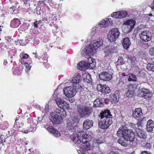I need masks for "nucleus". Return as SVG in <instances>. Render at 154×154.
I'll list each match as a JSON object with an SVG mask.
<instances>
[{
    "mask_svg": "<svg viewBox=\"0 0 154 154\" xmlns=\"http://www.w3.org/2000/svg\"><path fill=\"white\" fill-rule=\"evenodd\" d=\"M128 80L129 82H136L137 81V76L134 73H131L128 76Z\"/></svg>",
    "mask_w": 154,
    "mask_h": 154,
    "instance_id": "nucleus-29",
    "label": "nucleus"
},
{
    "mask_svg": "<svg viewBox=\"0 0 154 154\" xmlns=\"http://www.w3.org/2000/svg\"><path fill=\"white\" fill-rule=\"evenodd\" d=\"M137 89V86L133 84L129 85L128 86V90L135 93Z\"/></svg>",
    "mask_w": 154,
    "mask_h": 154,
    "instance_id": "nucleus-30",
    "label": "nucleus"
},
{
    "mask_svg": "<svg viewBox=\"0 0 154 154\" xmlns=\"http://www.w3.org/2000/svg\"><path fill=\"white\" fill-rule=\"evenodd\" d=\"M146 146L148 148H149L150 147L151 145L150 143H147L146 144Z\"/></svg>",
    "mask_w": 154,
    "mask_h": 154,
    "instance_id": "nucleus-54",
    "label": "nucleus"
},
{
    "mask_svg": "<svg viewBox=\"0 0 154 154\" xmlns=\"http://www.w3.org/2000/svg\"><path fill=\"white\" fill-rule=\"evenodd\" d=\"M99 120V126L100 128L105 129L107 128L112 123V115L110 111L105 110L100 113Z\"/></svg>",
    "mask_w": 154,
    "mask_h": 154,
    "instance_id": "nucleus-2",
    "label": "nucleus"
},
{
    "mask_svg": "<svg viewBox=\"0 0 154 154\" xmlns=\"http://www.w3.org/2000/svg\"><path fill=\"white\" fill-rule=\"evenodd\" d=\"M153 2H154V0L153 1ZM151 9L153 10L154 11V5H153L151 7Z\"/></svg>",
    "mask_w": 154,
    "mask_h": 154,
    "instance_id": "nucleus-57",
    "label": "nucleus"
},
{
    "mask_svg": "<svg viewBox=\"0 0 154 154\" xmlns=\"http://www.w3.org/2000/svg\"><path fill=\"white\" fill-rule=\"evenodd\" d=\"M91 108L89 107L78 105L77 111L79 116L82 117L86 118L89 115Z\"/></svg>",
    "mask_w": 154,
    "mask_h": 154,
    "instance_id": "nucleus-5",
    "label": "nucleus"
},
{
    "mask_svg": "<svg viewBox=\"0 0 154 154\" xmlns=\"http://www.w3.org/2000/svg\"><path fill=\"white\" fill-rule=\"evenodd\" d=\"M77 67L78 69L80 70H85L88 68V62L85 61L79 62L78 64Z\"/></svg>",
    "mask_w": 154,
    "mask_h": 154,
    "instance_id": "nucleus-19",
    "label": "nucleus"
},
{
    "mask_svg": "<svg viewBox=\"0 0 154 154\" xmlns=\"http://www.w3.org/2000/svg\"><path fill=\"white\" fill-rule=\"evenodd\" d=\"M123 139V138L119 139L118 140V142L121 145L124 146H126L127 145V143L126 142L124 141Z\"/></svg>",
    "mask_w": 154,
    "mask_h": 154,
    "instance_id": "nucleus-33",
    "label": "nucleus"
},
{
    "mask_svg": "<svg viewBox=\"0 0 154 154\" xmlns=\"http://www.w3.org/2000/svg\"><path fill=\"white\" fill-rule=\"evenodd\" d=\"M93 122L92 120L86 119L83 122V127L84 128L87 130L93 126Z\"/></svg>",
    "mask_w": 154,
    "mask_h": 154,
    "instance_id": "nucleus-21",
    "label": "nucleus"
},
{
    "mask_svg": "<svg viewBox=\"0 0 154 154\" xmlns=\"http://www.w3.org/2000/svg\"><path fill=\"white\" fill-rule=\"evenodd\" d=\"M141 154H150V152L147 151H144L141 152Z\"/></svg>",
    "mask_w": 154,
    "mask_h": 154,
    "instance_id": "nucleus-47",
    "label": "nucleus"
},
{
    "mask_svg": "<svg viewBox=\"0 0 154 154\" xmlns=\"http://www.w3.org/2000/svg\"><path fill=\"white\" fill-rule=\"evenodd\" d=\"M10 9L11 10H12L13 11H14L15 10V8L14 7H11Z\"/></svg>",
    "mask_w": 154,
    "mask_h": 154,
    "instance_id": "nucleus-55",
    "label": "nucleus"
},
{
    "mask_svg": "<svg viewBox=\"0 0 154 154\" xmlns=\"http://www.w3.org/2000/svg\"><path fill=\"white\" fill-rule=\"evenodd\" d=\"M129 58L132 61H134V60H135L136 59L134 57H129Z\"/></svg>",
    "mask_w": 154,
    "mask_h": 154,
    "instance_id": "nucleus-51",
    "label": "nucleus"
},
{
    "mask_svg": "<svg viewBox=\"0 0 154 154\" xmlns=\"http://www.w3.org/2000/svg\"><path fill=\"white\" fill-rule=\"evenodd\" d=\"M56 104L60 108H62L64 109H68L69 108V104L67 103L63 100L60 98H55Z\"/></svg>",
    "mask_w": 154,
    "mask_h": 154,
    "instance_id": "nucleus-11",
    "label": "nucleus"
},
{
    "mask_svg": "<svg viewBox=\"0 0 154 154\" xmlns=\"http://www.w3.org/2000/svg\"><path fill=\"white\" fill-rule=\"evenodd\" d=\"M135 24V21L133 19H130L127 20L123 23L124 25L130 26V28L131 30L134 28Z\"/></svg>",
    "mask_w": 154,
    "mask_h": 154,
    "instance_id": "nucleus-24",
    "label": "nucleus"
},
{
    "mask_svg": "<svg viewBox=\"0 0 154 154\" xmlns=\"http://www.w3.org/2000/svg\"><path fill=\"white\" fill-rule=\"evenodd\" d=\"M2 30V26H0V33L1 32Z\"/></svg>",
    "mask_w": 154,
    "mask_h": 154,
    "instance_id": "nucleus-59",
    "label": "nucleus"
},
{
    "mask_svg": "<svg viewBox=\"0 0 154 154\" xmlns=\"http://www.w3.org/2000/svg\"><path fill=\"white\" fill-rule=\"evenodd\" d=\"M20 20L18 19H15L12 20L11 23V26L13 28H16L19 25Z\"/></svg>",
    "mask_w": 154,
    "mask_h": 154,
    "instance_id": "nucleus-27",
    "label": "nucleus"
},
{
    "mask_svg": "<svg viewBox=\"0 0 154 154\" xmlns=\"http://www.w3.org/2000/svg\"><path fill=\"white\" fill-rule=\"evenodd\" d=\"M149 16H152V14H149Z\"/></svg>",
    "mask_w": 154,
    "mask_h": 154,
    "instance_id": "nucleus-63",
    "label": "nucleus"
},
{
    "mask_svg": "<svg viewBox=\"0 0 154 154\" xmlns=\"http://www.w3.org/2000/svg\"><path fill=\"white\" fill-rule=\"evenodd\" d=\"M101 101L102 100L99 99L95 100L94 103V107H97L102 106H103V104Z\"/></svg>",
    "mask_w": 154,
    "mask_h": 154,
    "instance_id": "nucleus-28",
    "label": "nucleus"
},
{
    "mask_svg": "<svg viewBox=\"0 0 154 154\" xmlns=\"http://www.w3.org/2000/svg\"><path fill=\"white\" fill-rule=\"evenodd\" d=\"M154 127V122L151 119L149 120L146 125V129L147 131L152 132Z\"/></svg>",
    "mask_w": 154,
    "mask_h": 154,
    "instance_id": "nucleus-20",
    "label": "nucleus"
},
{
    "mask_svg": "<svg viewBox=\"0 0 154 154\" xmlns=\"http://www.w3.org/2000/svg\"><path fill=\"white\" fill-rule=\"evenodd\" d=\"M149 54L152 55L154 56V48H151L149 51Z\"/></svg>",
    "mask_w": 154,
    "mask_h": 154,
    "instance_id": "nucleus-43",
    "label": "nucleus"
},
{
    "mask_svg": "<svg viewBox=\"0 0 154 154\" xmlns=\"http://www.w3.org/2000/svg\"><path fill=\"white\" fill-rule=\"evenodd\" d=\"M25 66L26 68V72L28 73V72L30 69L31 66H29V65L27 63H26V64L25 65Z\"/></svg>",
    "mask_w": 154,
    "mask_h": 154,
    "instance_id": "nucleus-42",
    "label": "nucleus"
},
{
    "mask_svg": "<svg viewBox=\"0 0 154 154\" xmlns=\"http://www.w3.org/2000/svg\"><path fill=\"white\" fill-rule=\"evenodd\" d=\"M96 142L98 144H101L103 142V140H102L101 138H100L99 139H97L96 140Z\"/></svg>",
    "mask_w": 154,
    "mask_h": 154,
    "instance_id": "nucleus-44",
    "label": "nucleus"
},
{
    "mask_svg": "<svg viewBox=\"0 0 154 154\" xmlns=\"http://www.w3.org/2000/svg\"><path fill=\"white\" fill-rule=\"evenodd\" d=\"M141 94L142 96L146 99L150 98L152 96L151 92L149 89L144 88L141 89Z\"/></svg>",
    "mask_w": 154,
    "mask_h": 154,
    "instance_id": "nucleus-16",
    "label": "nucleus"
},
{
    "mask_svg": "<svg viewBox=\"0 0 154 154\" xmlns=\"http://www.w3.org/2000/svg\"><path fill=\"white\" fill-rule=\"evenodd\" d=\"M152 61L154 63V58L152 59Z\"/></svg>",
    "mask_w": 154,
    "mask_h": 154,
    "instance_id": "nucleus-64",
    "label": "nucleus"
},
{
    "mask_svg": "<svg viewBox=\"0 0 154 154\" xmlns=\"http://www.w3.org/2000/svg\"><path fill=\"white\" fill-rule=\"evenodd\" d=\"M77 120L76 118L70 117L67 121L66 127L69 130L74 131L76 125L75 121Z\"/></svg>",
    "mask_w": 154,
    "mask_h": 154,
    "instance_id": "nucleus-9",
    "label": "nucleus"
},
{
    "mask_svg": "<svg viewBox=\"0 0 154 154\" xmlns=\"http://www.w3.org/2000/svg\"><path fill=\"white\" fill-rule=\"evenodd\" d=\"M131 44L130 40L128 38H126L123 39L122 45L125 49H128L129 48Z\"/></svg>",
    "mask_w": 154,
    "mask_h": 154,
    "instance_id": "nucleus-25",
    "label": "nucleus"
},
{
    "mask_svg": "<svg viewBox=\"0 0 154 154\" xmlns=\"http://www.w3.org/2000/svg\"><path fill=\"white\" fill-rule=\"evenodd\" d=\"M49 105L48 104H46L45 106V110L46 111H48V110L49 109Z\"/></svg>",
    "mask_w": 154,
    "mask_h": 154,
    "instance_id": "nucleus-50",
    "label": "nucleus"
},
{
    "mask_svg": "<svg viewBox=\"0 0 154 154\" xmlns=\"http://www.w3.org/2000/svg\"><path fill=\"white\" fill-rule=\"evenodd\" d=\"M19 62L22 64H24L25 65L26 63H27L26 62H25L23 60V59H20L19 60Z\"/></svg>",
    "mask_w": 154,
    "mask_h": 154,
    "instance_id": "nucleus-48",
    "label": "nucleus"
},
{
    "mask_svg": "<svg viewBox=\"0 0 154 154\" xmlns=\"http://www.w3.org/2000/svg\"><path fill=\"white\" fill-rule=\"evenodd\" d=\"M111 100L113 103L118 102L119 99V96L118 93H114L111 96Z\"/></svg>",
    "mask_w": 154,
    "mask_h": 154,
    "instance_id": "nucleus-26",
    "label": "nucleus"
},
{
    "mask_svg": "<svg viewBox=\"0 0 154 154\" xmlns=\"http://www.w3.org/2000/svg\"><path fill=\"white\" fill-rule=\"evenodd\" d=\"M128 12L125 11L114 12L112 14V17L117 19L123 18L128 15Z\"/></svg>",
    "mask_w": 154,
    "mask_h": 154,
    "instance_id": "nucleus-12",
    "label": "nucleus"
},
{
    "mask_svg": "<svg viewBox=\"0 0 154 154\" xmlns=\"http://www.w3.org/2000/svg\"><path fill=\"white\" fill-rule=\"evenodd\" d=\"M92 37L91 36H89L87 38L88 41H90L92 40Z\"/></svg>",
    "mask_w": 154,
    "mask_h": 154,
    "instance_id": "nucleus-52",
    "label": "nucleus"
},
{
    "mask_svg": "<svg viewBox=\"0 0 154 154\" xmlns=\"http://www.w3.org/2000/svg\"><path fill=\"white\" fill-rule=\"evenodd\" d=\"M101 41L94 40L93 43L88 46H86L81 52V55L83 56H91L93 54V51L99 48L102 45Z\"/></svg>",
    "mask_w": 154,
    "mask_h": 154,
    "instance_id": "nucleus-4",
    "label": "nucleus"
},
{
    "mask_svg": "<svg viewBox=\"0 0 154 154\" xmlns=\"http://www.w3.org/2000/svg\"><path fill=\"white\" fill-rule=\"evenodd\" d=\"M91 75L88 74L84 81L87 82H89L91 81Z\"/></svg>",
    "mask_w": 154,
    "mask_h": 154,
    "instance_id": "nucleus-40",
    "label": "nucleus"
},
{
    "mask_svg": "<svg viewBox=\"0 0 154 154\" xmlns=\"http://www.w3.org/2000/svg\"><path fill=\"white\" fill-rule=\"evenodd\" d=\"M99 77L102 80L109 81L112 79V75L107 72H103L99 75Z\"/></svg>",
    "mask_w": 154,
    "mask_h": 154,
    "instance_id": "nucleus-15",
    "label": "nucleus"
},
{
    "mask_svg": "<svg viewBox=\"0 0 154 154\" xmlns=\"http://www.w3.org/2000/svg\"><path fill=\"white\" fill-rule=\"evenodd\" d=\"M88 74H87L85 73H84L83 74L82 78L84 80H85V79L87 77V75H88Z\"/></svg>",
    "mask_w": 154,
    "mask_h": 154,
    "instance_id": "nucleus-46",
    "label": "nucleus"
},
{
    "mask_svg": "<svg viewBox=\"0 0 154 154\" xmlns=\"http://www.w3.org/2000/svg\"><path fill=\"white\" fill-rule=\"evenodd\" d=\"M21 59H27L29 57V55L26 54H24L23 53H21L20 55Z\"/></svg>",
    "mask_w": 154,
    "mask_h": 154,
    "instance_id": "nucleus-38",
    "label": "nucleus"
},
{
    "mask_svg": "<svg viewBox=\"0 0 154 154\" xmlns=\"http://www.w3.org/2000/svg\"><path fill=\"white\" fill-rule=\"evenodd\" d=\"M88 62V68L91 69H93L95 67V62H94V60L91 57H89L87 59Z\"/></svg>",
    "mask_w": 154,
    "mask_h": 154,
    "instance_id": "nucleus-22",
    "label": "nucleus"
},
{
    "mask_svg": "<svg viewBox=\"0 0 154 154\" xmlns=\"http://www.w3.org/2000/svg\"><path fill=\"white\" fill-rule=\"evenodd\" d=\"M65 110L63 109L60 110L58 109H57V111L59 112L61 117H62V119L63 117L66 116V112L65 111Z\"/></svg>",
    "mask_w": 154,
    "mask_h": 154,
    "instance_id": "nucleus-32",
    "label": "nucleus"
},
{
    "mask_svg": "<svg viewBox=\"0 0 154 154\" xmlns=\"http://www.w3.org/2000/svg\"><path fill=\"white\" fill-rule=\"evenodd\" d=\"M5 142H6V140H2V143H4Z\"/></svg>",
    "mask_w": 154,
    "mask_h": 154,
    "instance_id": "nucleus-61",
    "label": "nucleus"
},
{
    "mask_svg": "<svg viewBox=\"0 0 154 154\" xmlns=\"http://www.w3.org/2000/svg\"><path fill=\"white\" fill-rule=\"evenodd\" d=\"M50 116V120L54 124H58L62 122V117L57 110L55 112L51 113Z\"/></svg>",
    "mask_w": 154,
    "mask_h": 154,
    "instance_id": "nucleus-8",
    "label": "nucleus"
},
{
    "mask_svg": "<svg viewBox=\"0 0 154 154\" xmlns=\"http://www.w3.org/2000/svg\"><path fill=\"white\" fill-rule=\"evenodd\" d=\"M37 22H35L34 23V27H36L37 28L38 27V24L37 23Z\"/></svg>",
    "mask_w": 154,
    "mask_h": 154,
    "instance_id": "nucleus-53",
    "label": "nucleus"
},
{
    "mask_svg": "<svg viewBox=\"0 0 154 154\" xmlns=\"http://www.w3.org/2000/svg\"><path fill=\"white\" fill-rule=\"evenodd\" d=\"M120 33L117 28H112L109 32L107 38L110 42L115 41L119 37Z\"/></svg>",
    "mask_w": 154,
    "mask_h": 154,
    "instance_id": "nucleus-7",
    "label": "nucleus"
},
{
    "mask_svg": "<svg viewBox=\"0 0 154 154\" xmlns=\"http://www.w3.org/2000/svg\"><path fill=\"white\" fill-rule=\"evenodd\" d=\"M105 52L108 54L112 51V49L108 47H106L104 49Z\"/></svg>",
    "mask_w": 154,
    "mask_h": 154,
    "instance_id": "nucleus-41",
    "label": "nucleus"
},
{
    "mask_svg": "<svg viewBox=\"0 0 154 154\" xmlns=\"http://www.w3.org/2000/svg\"><path fill=\"white\" fill-rule=\"evenodd\" d=\"M109 154H119V153L118 152L112 151L110 152Z\"/></svg>",
    "mask_w": 154,
    "mask_h": 154,
    "instance_id": "nucleus-49",
    "label": "nucleus"
},
{
    "mask_svg": "<svg viewBox=\"0 0 154 154\" xmlns=\"http://www.w3.org/2000/svg\"><path fill=\"white\" fill-rule=\"evenodd\" d=\"M35 22H37V23L38 24H39L41 23V21H36Z\"/></svg>",
    "mask_w": 154,
    "mask_h": 154,
    "instance_id": "nucleus-56",
    "label": "nucleus"
},
{
    "mask_svg": "<svg viewBox=\"0 0 154 154\" xmlns=\"http://www.w3.org/2000/svg\"><path fill=\"white\" fill-rule=\"evenodd\" d=\"M110 92L109 87L106 85H104L103 88V89L102 93H108Z\"/></svg>",
    "mask_w": 154,
    "mask_h": 154,
    "instance_id": "nucleus-34",
    "label": "nucleus"
},
{
    "mask_svg": "<svg viewBox=\"0 0 154 154\" xmlns=\"http://www.w3.org/2000/svg\"><path fill=\"white\" fill-rule=\"evenodd\" d=\"M136 134L137 136L141 139H144L146 137L145 132L142 129H136Z\"/></svg>",
    "mask_w": 154,
    "mask_h": 154,
    "instance_id": "nucleus-23",
    "label": "nucleus"
},
{
    "mask_svg": "<svg viewBox=\"0 0 154 154\" xmlns=\"http://www.w3.org/2000/svg\"><path fill=\"white\" fill-rule=\"evenodd\" d=\"M56 95V94L55 93H54V94H53V96L54 97H55Z\"/></svg>",
    "mask_w": 154,
    "mask_h": 154,
    "instance_id": "nucleus-60",
    "label": "nucleus"
},
{
    "mask_svg": "<svg viewBox=\"0 0 154 154\" xmlns=\"http://www.w3.org/2000/svg\"><path fill=\"white\" fill-rule=\"evenodd\" d=\"M131 154H135V153L134 152H132Z\"/></svg>",
    "mask_w": 154,
    "mask_h": 154,
    "instance_id": "nucleus-62",
    "label": "nucleus"
},
{
    "mask_svg": "<svg viewBox=\"0 0 154 154\" xmlns=\"http://www.w3.org/2000/svg\"><path fill=\"white\" fill-rule=\"evenodd\" d=\"M77 87L74 86L66 87L63 90L65 95L68 98H71L74 96L77 93Z\"/></svg>",
    "mask_w": 154,
    "mask_h": 154,
    "instance_id": "nucleus-6",
    "label": "nucleus"
},
{
    "mask_svg": "<svg viewBox=\"0 0 154 154\" xmlns=\"http://www.w3.org/2000/svg\"><path fill=\"white\" fill-rule=\"evenodd\" d=\"M44 127L49 132L52 133L55 137H57L60 135L59 132L57 129L54 128L52 126L47 125Z\"/></svg>",
    "mask_w": 154,
    "mask_h": 154,
    "instance_id": "nucleus-14",
    "label": "nucleus"
},
{
    "mask_svg": "<svg viewBox=\"0 0 154 154\" xmlns=\"http://www.w3.org/2000/svg\"><path fill=\"white\" fill-rule=\"evenodd\" d=\"M143 119H141L140 121H139L136 124V129H142V127L141 126L142 121Z\"/></svg>",
    "mask_w": 154,
    "mask_h": 154,
    "instance_id": "nucleus-36",
    "label": "nucleus"
},
{
    "mask_svg": "<svg viewBox=\"0 0 154 154\" xmlns=\"http://www.w3.org/2000/svg\"><path fill=\"white\" fill-rule=\"evenodd\" d=\"M81 78L80 75H74L73 78L70 79V81L72 84L73 86L77 87L80 86L79 83L81 81Z\"/></svg>",
    "mask_w": 154,
    "mask_h": 154,
    "instance_id": "nucleus-13",
    "label": "nucleus"
},
{
    "mask_svg": "<svg viewBox=\"0 0 154 154\" xmlns=\"http://www.w3.org/2000/svg\"><path fill=\"white\" fill-rule=\"evenodd\" d=\"M139 36L142 40L147 42L150 40L152 35L149 31H144L142 32L139 34Z\"/></svg>",
    "mask_w": 154,
    "mask_h": 154,
    "instance_id": "nucleus-10",
    "label": "nucleus"
},
{
    "mask_svg": "<svg viewBox=\"0 0 154 154\" xmlns=\"http://www.w3.org/2000/svg\"><path fill=\"white\" fill-rule=\"evenodd\" d=\"M112 22V20L110 18H106V20H103L101 21L99 24L96 26V27L97 28L99 27V26L102 27H105L111 24Z\"/></svg>",
    "mask_w": 154,
    "mask_h": 154,
    "instance_id": "nucleus-18",
    "label": "nucleus"
},
{
    "mask_svg": "<svg viewBox=\"0 0 154 154\" xmlns=\"http://www.w3.org/2000/svg\"><path fill=\"white\" fill-rule=\"evenodd\" d=\"M118 136L122 137L125 140L132 142L134 140L135 135L131 129L128 130L125 125L120 127L117 133Z\"/></svg>",
    "mask_w": 154,
    "mask_h": 154,
    "instance_id": "nucleus-3",
    "label": "nucleus"
},
{
    "mask_svg": "<svg viewBox=\"0 0 154 154\" xmlns=\"http://www.w3.org/2000/svg\"><path fill=\"white\" fill-rule=\"evenodd\" d=\"M93 137V134L85 133L83 131L77 134L73 133L70 136V138L77 144H79L81 151L84 154H86L91 150L93 146L90 143Z\"/></svg>",
    "mask_w": 154,
    "mask_h": 154,
    "instance_id": "nucleus-1",
    "label": "nucleus"
},
{
    "mask_svg": "<svg viewBox=\"0 0 154 154\" xmlns=\"http://www.w3.org/2000/svg\"><path fill=\"white\" fill-rule=\"evenodd\" d=\"M123 60V58H120V59H119L117 61V63H119V62L121 64L123 63V62L122 61Z\"/></svg>",
    "mask_w": 154,
    "mask_h": 154,
    "instance_id": "nucleus-45",
    "label": "nucleus"
},
{
    "mask_svg": "<svg viewBox=\"0 0 154 154\" xmlns=\"http://www.w3.org/2000/svg\"><path fill=\"white\" fill-rule=\"evenodd\" d=\"M141 109L140 108H137L133 112V116L136 119L139 120L143 116Z\"/></svg>",
    "mask_w": 154,
    "mask_h": 154,
    "instance_id": "nucleus-17",
    "label": "nucleus"
},
{
    "mask_svg": "<svg viewBox=\"0 0 154 154\" xmlns=\"http://www.w3.org/2000/svg\"><path fill=\"white\" fill-rule=\"evenodd\" d=\"M104 85H102L101 84H99L97 85V89L98 91L102 92L103 91V88Z\"/></svg>",
    "mask_w": 154,
    "mask_h": 154,
    "instance_id": "nucleus-39",
    "label": "nucleus"
},
{
    "mask_svg": "<svg viewBox=\"0 0 154 154\" xmlns=\"http://www.w3.org/2000/svg\"><path fill=\"white\" fill-rule=\"evenodd\" d=\"M147 69L149 70H151L154 71V64H149L147 65L146 67Z\"/></svg>",
    "mask_w": 154,
    "mask_h": 154,
    "instance_id": "nucleus-35",
    "label": "nucleus"
},
{
    "mask_svg": "<svg viewBox=\"0 0 154 154\" xmlns=\"http://www.w3.org/2000/svg\"><path fill=\"white\" fill-rule=\"evenodd\" d=\"M77 92H78L80 95L81 96H83L85 94L86 92L85 91H84L83 89L81 86H79V87H77Z\"/></svg>",
    "mask_w": 154,
    "mask_h": 154,
    "instance_id": "nucleus-31",
    "label": "nucleus"
},
{
    "mask_svg": "<svg viewBox=\"0 0 154 154\" xmlns=\"http://www.w3.org/2000/svg\"><path fill=\"white\" fill-rule=\"evenodd\" d=\"M134 93V92L128 90V91L126 93V96L127 97H131L133 96V95Z\"/></svg>",
    "mask_w": 154,
    "mask_h": 154,
    "instance_id": "nucleus-37",
    "label": "nucleus"
},
{
    "mask_svg": "<svg viewBox=\"0 0 154 154\" xmlns=\"http://www.w3.org/2000/svg\"><path fill=\"white\" fill-rule=\"evenodd\" d=\"M122 75L124 76H125L127 75H125V73H123L122 74Z\"/></svg>",
    "mask_w": 154,
    "mask_h": 154,
    "instance_id": "nucleus-58",
    "label": "nucleus"
}]
</instances>
